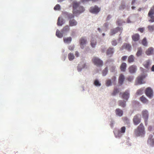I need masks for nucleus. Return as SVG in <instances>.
Segmentation results:
<instances>
[{"label": "nucleus", "instance_id": "nucleus-58", "mask_svg": "<svg viewBox=\"0 0 154 154\" xmlns=\"http://www.w3.org/2000/svg\"><path fill=\"white\" fill-rule=\"evenodd\" d=\"M82 69H80L79 68V66H78V70L79 71H80Z\"/></svg>", "mask_w": 154, "mask_h": 154}, {"label": "nucleus", "instance_id": "nucleus-5", "mask_svg": "<svg viewBox=\"0 0 154 154\" xmlns=\"http://www.w3.org/2000/svg\"><path fill=\"white\" fill-rule=\"evenodd\" d=\"M126 130L125 127L124 126L120 128V130H119L117 132H115L114 134L116 137H121L123 134H124Z\"/></svg>", "mask_w": 154, "mask_h": 154}, {"label": "nucleus", "instance_id": "nucleus-36", "mask_svg": "<svg viewBox=\"0 0 154 154\" xmlns=\"http://www.w3.org/2000/svg\"><path fill=\"white\" fill-rule=\"evenodd\" d=\"M75 57V56L73 54L70 53L68 54V58L69 60H73Z\"/></svg>", "mask_w": 154, "mask_h": 154}, {"label": "nucleus", "instance_id": "nucleus-33", "mask_svg": "<svg viewBox=\"0 0 154 154\" xmlns=\"http://www.w3.org/2000/svg\"><path fill=\"white\" fill-rule=\"evenodd\" d=\"M64 42L66 43H69L71 42L72 41V38L70 37H69L66 38H65L63 39Z\"/></svg>", "mask_w": 154, "mask_h": 154}, {"label": "nucleus", "instance_id": "nucleus-16", "mask_svg": "<svg viewBox=\"0 0 154 154\" xmlns=\"http://www.w3.org/2000/svg\"><path fill=\"white\" fill-rule=\"evenodd\" d=\"M128 69L130 73H134L136 72L137 69V67L135 65H132L129 67Z\"/></svg>", "mask_w": 154, "mask_h": 154}, {"label": "nucleus", "instance_id": "nucleus-6", "mask_svg": "<svg viewBox=\"0 0 154 154\" xmlns=\"http://www.w3.org/2000/svg\"><path fill=\"white\" fill-rule=\"evenodd\" d=\"M142 115L144 120L145 124L146 125L149 116L148 111L146 110H143L142 112Z\"/></svg>", "mask_w": 154, "mask_h": 154}, {"label": "nucleus", "instance_id": "nucleus-35", "mask_svg": "<svg viewBox=\"0 0 154 154\" xmlns=\"http://www.w3.org/2000/svg\"><path fill=\"white\" fill-rule=\"evenodd\" d=\"M56 34L57 36L59 38H61L63 36V33L60 32V31L58 30L56 31Z\"/></svg>", "mask_w": 154, "mask_h": 154}, {"label": "nucleus", "instance_id": "nucleus-41", "mask_svg": "<svg viewBox=\"0 0 154 154\" xmlns=\"http://www.w3.org/2000/svg\"><path fill=\"white\" fill-rule=\"evenodd\" d=\"M94 84L97 86H99L101 85V84L97 80H95Z\"/></svg>", "mask_w": 154, "mask_h": 154}, {"label": "nucleus", "instance_id": "nucleus-23", "mask_svg": "<svg viewBox=\"0 0 154 154\" xmlns=\"http://www.w3.org/2000/svg\"><path fill=\"white\" fill-rule=\"evenodd\" d=\"M125 79V77L124 75L121 74L119 77V83L120 85H122L123 82L124 80Z\"/></svg>", "mask_w": 154, "mask_h": 154}, {"label": "nucleus", "instance_id": "nucleus-59", "mask_svg": "<svg viewBox=\"0 0 154 154\" xmlns=\"http://www.w3.org/2000/svg\"><path fill=\"white\" fill-rule=\"evenodd\" d=\"M151 9H152L153 10V11L154 12V5L151 8Z\"/></svg>", "mask_w": 154, "mask_h": 154}, {"label": "nucleus", "instance_id": "nucleus-12", "mask_svg": "<svg viewBox=\"0 0 154 154\" xmlns=\"http://www.w3.org/2000/svg\"><path fill=\"white\" fill-rule=\"evenodd\" d=\"M133 121L135 125H137L140 123L141 119L139 118L138 114L137 115L134 116Z\"/></svg>", "mask_w": 154, "mask_h": 154}, {"label": "nucleus", "instance_id": "nucleus-39", "mask_svg": "<svg viewBox=\"0 0 154 154\" xmlns=\"http://www.w3.org/2000/svg\"><path fill=\"white\" fill-rule=\"evenodd\" d=\"M119 92V89L117 88H115L113 91V92L112 93V95H115L117 94Z\"/></svg>", "mask_w": 154, "mask_h": 154}, {"label": "nucleus", "instance_id": "nucleus-19", "mask_svg": "<svg viewBox=\"0 0 154 154\" xmlns=\"http://www.w3.org/2000/svg\"><path fill=\"white\" fill-rule=\"evenodd\" d=\"M77 24V22L74 19L70 20L69 21V25L70 26H76Z\"/></svg>", "mask_w": 154, "mask_h": 154}, {"label": "nucleus", "instance_id": "nucleus-32", "mask_svg": "<svg viewBox=\"0 0 154 154\" xmlns=\"http://www.w3.org/2000/svg\"><path fill=\"white\" fill-rule=\"evenodd\" d=\"M63 14L67 16L69 19H72L74 17V16L73 14H69L67 12H65L63 13Z\"/></svg>", "mask_w": 154, "mask_h": 154}, {"label": "nucleus", "instance_id": "nucleus-61", "mask_svg": "<svg viewBox=\"0 0 154 154\" xmlns=\"http://www.w3.org/2000/svg\"><path fill=\"white\" fill-rule=\"evenodd\" d=\"M127 22L128 23H130V20H129L128 19V20H127Z\"/></svg>", "mask_w": 154, "mask_h": 154}, {"label": "nucleus", "instance_id": "nucleus-24", "mask_svg": "<svg viewBox=\"0 0 154 154\" xmlns=\"http://www.w3.org/2000/svg\"><path fill=\"white\" fill-rule=\"evenodd\" d=\"M115 111L116 115L119 116H121L123 115V111L119 109H116Z\"/></svg>", "mask_w": 154, "mask_h": 154}, {"label": "nucleus", "instance_id": "nucleus-43", "mask_svg": "<svg viewBox=\"0 0 154 154\" xmlns=\"http://www.w3.org/2000/svg\"><path fill=\"white\" fill-rule=\"evenodd\" d=\"M55 10H59L60 9V6L59 4L57 5L54 7Z\"/></svg>", "mask_w": 154, "mask_h": 154}, {"label": "nucleus", "instance_id": "nucleus-42", "mask_svg": "<svg viewBox=\"0 0 154 154\" xmlns=\"http://www.w3.org/2000/svg\"><path fill=\"white\" fill-rule=\"evenodd\" d=\"M143 90L140 89L138 90L136 92V94L137 95H141L143 94Z\"/></svg>", "mask_w": 154, "mask_h": 154}, {"label": "nucleus", "instance_id": "nucleus-46", "mask_svg": "<svg viewBox=\"0 0 154 154\" xmlns=\"http://www.w3.org/2000/svg\"><path fill=\"white\" fill-rule=\"evenodd\" d=\"M113 46H116L117 44V42L116 40H113L111 42Z\"/></svg>", "mask_w": 154, "mask_h": 154}, {"label": "nucleus", "instance_id": "nucleus-40", "mask_svg": "<svg viewBox=\"0 0 154 154\" xmlns=\"http://www.w3.org/2000/svg\"><path fill=\"white\" fill-rule=\"evenodd\" d=\"M124 22L123 21V20H121L118 19L117 21L116 24L118 25L121 26L122 24Z\"/></svg>", "mask_w": 154, "mask_h": 154}, {"label": "nucleus", "instance_id": "nucleus-21", "mask_svg": "<svg viewBox=\"0 0 154 154\" xmlns=\"http://www.w3.org/2000/svg\"><path fill=\"white\" fill-rule=\"evenodd\" d=\"M64 20L63 18L59 17L57 20V24L58 26H62L64 23Z\"/></svg>", "mask_w": 154, "mask_h": 154}, {"label": "nucleus", "instance_id": "nucleus-3", "mask_svg": "<svg viewBox=\"0 0 154 154\" xmlns=\"http://www.w3.org/2000/svg\"><path fill=\"white\" fill-rule=\"evenodd\" d=\"M94 64L97 66L100 67L103 66V62L99 58L97 57H94L92 60Z\"/></svg>", "mask_w": 154, "mask_h": 154}, {"label": "nucleus", "instance_id": "nucleus-4", "mask_svg": "<svg viewBox=\"0 0 154 154\" xmlns=\"http://www.w3.org/2000/svg\"><path fill=\"white\" fill-rule=\"evenodd\" d=\"M148 16L149 17L148 20L150 23L154 22V12L152 9H150L148 14Z\"/></svg>", "mask_w": 154, "mask_h": 154}, {"label": "nucleus", "instance_id": "nucleus-22", "mask_svg": "<svg viewBox=\"0 0 154 154\" xmlns=\"http://www.w3.org/2000/svg\"><path fill=\"white\" fill-rule=\"evenodd\" d=\"M127 66V64L125 63H123L120 66V69L122 71L125 72Z\"/></svg>", "mask_w": 154, "mask_h": 154}, {"label": "nucleus", "instance_id": "nucleus-44", "mask_svg": "<svg viewBox=\"0 0 154 154\" xmlns=\"http://www.w3.org/2000/svg\"><path fill=\"white\" fill-rule=\"evenodd\" d=\"M115 66H111L110 68V70L111 72H113L115 71Z\"/></svg>", "mask_w": 154, "mask_h": 154}, {"label": "nucleus", "instance_id": "nucleus-62", "mask_svg": "<svg viewBox=\"0 0 154 154\" xmlns=\"http://www.w3.org/2000/svg\"><path fill=\"white\" fill-rule=\"evenodd\" d=\"M64 0H58V2H61L63 1Z\"/></svg>", "mask_w": 154, "mask_h": 154}, {"label": "nucleus", "instance_id": "nucleus-14", "mask_svg": "<svg viewBox=\"0 0 154 154\" xmlns=\"http://www.w3.org/2000/svg\"><path fill=\"white\" fill-rule=\"evenodd\" d=\"M146 75L144 74L142 75H141L139 76L137 78V83L138 84H142L144 83L142 81L143 79H144Z\"/></svg>", "mask_w": 154, "mask_h": 154}, {"label": "nucleus", "instance_id": "nucleus-48", "mask_svg": "<svg viewBox=\"0 0 154 154\" xmlns=\"http://www.w3.org/2000/svg\"><path fill=\"white\" fill-rule=\"evenodd\" d=\"M74 46H70L68 48L70 50H73L74 48Z\"/></svg>", "mask_w": 154, "mask_h": 154}, {"label": "nucleus", "instance_id": "nucleus-15", "mask_svg": "<svg viewBox=\"0 0 154 154\" xmlns=\"http://www.w3.org/2000/svg\"><path fill=\"white\" fill-rule=\"evenodd\" d=\"M154 49L153 48L151 47L149 48L146 51V54L148 55H150L153 54Z\"/></svg>", "mask_w": 154, "mask_h": 154}, {"label": "nucleus", "instance_id": "nucleus-64", "mask_svg": "<svg viewBox=\"0 0 154 154\" xmlns=\"http://www.w3.org/2000/svg\"><path fill=\"white\" fill-rule=\"evenodd\" d=\"M98 31H100V28H98Z\"/></svg>", "mask_w": 154, "mask_h": 154}, {"label": "nucleus", "instance_id": "nucleus-1", "mask_svg": "<svg viewBox=\"0 0 154 154\" xmlns=\"http://www.w3.org/2000/svg\"><path fill=\"white\" fill-rule=\"evenodd\" d=\"M72 13L74 14H80L85 11V9L82 6H80L79 3L74 2L72 3Z\"/></svg>", "mask_w": 154, "mask_h": 154}, {"label": "nucleus", "instance_id": "nucleus-55", "mask_svg": "<svg viewBox=\"0 0 154 154\" xmlns=\"http://www.w3.org/2000/svg\"><path fill=\"white\" fill-rule=\"evenodd\" d=\"M116 79V77L115 76H113L112 78V80L113 81H115Z\"/></svg>", "mask_w": 154, "mask_h": 154}, {"label": "nucleus", "instance_id": "nucleus-51", "mask_svg": "<svg viewBox=\"0 0 154 154\" xmlns=\"http://www.w3.org/2000/svg\"><path fill=\"white\" fill-rule=\"evenodd\" d=\"M125 5H121L120 7V9H123L125 8Z\"/></svg>", "mask_w": 154, "mask_h": 154}, {"label": "nucleus", "instance_id": "nucleus-60", "mask_svg": "<svg viewBox=\"0 0 154 154\" xmlns=\"http://www.w3.org/2000/svg\"><path fill=\"white\" fill-rule=\"evenodd\" d=\"M110 17V15H108L107 17V20H109Z\"/></svg>", "mask_w": 154, "mask_h": 154}, {"label": "nucleus", "instance_id": "nucleus-20", "mask_svg": "<svg viewBox=\"0 0 154 154\" xmlns=\"http://www.w3.org/2000/svg\"><path fill=\"white\" fill-rule=\"evenodd\" d=\"M151 63L149 60L146 61L143 63L144 67L147 69H148L151 65Z\"/></svg>", "mask_w": 154, "mask_h": 154}, {"label": "nucleus", "instance_id": "nucleus-47", "mask_svg": "<svg viewBox=\"0 0 154 154\" xmlns=\"http://www.w3.org/2000/svg\"><path fill=\"white\" fill-rule=\"evenodd\" d=\"M144 30V29L143 28H139L138 29V31L141 32H143Z\"/></svg>", "mask_w": 154, "mask_h": 154}, {"label": "nucleus", "instance_id": "nucleus-9", "mask_svg": "<svg viewBox=\"0 0 154 154\" xmlns=\"http://www.w3.org/2000/svg\"><path fill=\"white\" fill-rule=\"evenodd\" d=\"M100 10V8H98L97 6L95 5L94 7L90 8V11L92 13L97 14L99 12Z\"/></svg>", "mask_w": 154, "mask_h": 154}, {"label": "nucleus", "instance_id": "nucleus-13", "mask_svg": "<svg viewBox=\"0 0 154 154\" xmlns=\"http://www.w3.org/2000/svg\"><path fill=\"white\" fill-rule=\"evenodd\" d=\"M147 143L151 146L154 145V139L153 138V136L152 135L150 134L149 135L147 140Z\"/></svg>", "mask_w": 154, "mask_h": 154}, {"label": "nucleus", "instance_id": "nucleus-30", "mask_svg": "<svg viewBox=\"0 0 154 154\" xmlns=\"http://www.w3.org/2000/svg\"><path fill=\"white\" fill-rule=\"evenodd\" d=\"M140 100L143 103H146L148 102V100L143 96H142L140 97Z\"/></svg>", "mask_w": 154, "mask_h": 154}, {"label": "nucleus", "instance_id": "nucleus-31", "mask_svg": "<svg viewBox=\"0 0 154 154\" xmlns=\"http://www.w3.org/2000/svg\"><path fill=\"white\" fill-rule=\"evenodd\" d=\"M113 49L109 48L107 51L106 54L107 55H112L113 54Z\"/></svg>", "mask_w": 154, "mask_h": 154}, {"label": "nucleus", "instance_id": "nucleus-45", "mask_svg": "<svg viewBox=\"0 0 154 154\" xmlns=\"http://www.w3.org/2000/svg\"><path fill=\"white\" fill-rule=\"evenodd\" d=\"M106 85L107 86H109L111 84V82L110 80H107L106 82Z\"/></svg>", "mask_w": 154, "mask_h": 154}, {"label": "nucleus", "instance_id": "nucleus-37", "mask_svg": "<svg viewBox=\"0 0 154 154\" xmlns=\"http://www.w3.org/2000/svg\"><path fill=\"white\" fill-rule=\"evenodd\" d=\"M142 44L145 46H147V42L146 38H144L142 40L141 42Z\"/></svg>", "mask_w": 154, "mask_h": 154}, {"label": "nucleus", "instance_id": "nucleus-29", "mask_svg": "<svg viewBox=\"0 0 154 154\" xmlns=\"http://www.w3.org/2000/svg\"><path fill=\"white\" fill-rule=\"evenodd\" d=\"M96 44V41L95 39L92 38L91 41V45L93 48L95 47Z\"/></svg>", "mask_w": 154, "mask_h": 154}, {"label": "nucleus", "instance_id": "nucleus-2", "mask_svg": "<svg viewBox=\"0 0 154 154\" xmlns=\"http://www.w3.org/2000/svg\"><path fill=\"white\" fill-rule=\"evenodd\" d=\"M134 134L137 136H143L145 134L144 127L142 123L138 126L134 131Z\"/></svg>", "mask_w": 154, "mask_h": 154}, {"label": "nucleus", "instance_id": "nucleus-11", "mask_svg": "<svg viewBox=\"0 0 154 154\" xmlns=\"http://www.w3.org/2000/svg\"><path fill=\"white\" fill-rule=\"evenodd\" d=\"M122 30V28L117 27L114 29H111L110 33V35H112L117 33L118 31H120L121 33Z\"/></svg>", "mask_w": 154, "mask_h": 154}, {"label": "nucleus", "instance_id": "nucleus-8", "mask_svg": "<svg viewBox=\"0 0 154 154\" xmlns=\"http://www.w3.org/2000/svg\"><path fill=\"white\" fill-rule=\"evenodd\" d=\"M145 93L146 95L149 98H151L153 96L152 90L150 87L146 88Z\"/></svg>", "mask_w": 154, "mask_h": 154}, {"label": "nucleus", "instance_id": "nucleus-38", "mask_svg": "<svg viewBox=\"0 0 154 154\" xmlns=\"http://www.w3.org/2000/svg\"><path fill=\"white\" fill-rule=\"evenodd\" d=\"M108 72V67H106L102 71V73L103 75V76H105L107 74Z\"/></svg>", "mask_w": 154, "mask_h": 154}, {"label": "nucleus", "instance_id": "nucleus-49", "mask_svg": "<svg viewBox=\"0 0 154 154\" xmlns=\"http://www.w3.org/2000/svg\"><path fill=\"white\" fill-rule=\"evenodd\" d=\"M127 58V56H125L122 57V60H125Z\"/></svg>", "mask_w": 154, "mask_h": 154}, {"label": "nucleus", "instance_id": "nucleus-50", "mask_svg": "<svg viewBox=\"0 0 154 154\" xmlns=\"http://www.w3.org/2000/svg\"><path fill=\"white\" fill-rule=\"evenodd\" d=\"M133 79V77H129L128 78V79L130 81H131Z\"/></svg>", "mask_w": 154, "mask_h": 154}, {"label": "nucleus", "instance_id": "nucleus-28", "mask_svg": "<svg viewBox=\"0 0 154 154\" xmlns=\"http://www.w3.org/2000/svg\"><path fill=\"white\" fill-rule=\"evenodd\" d=\"M118 103L119 106L122 107H124L126 106V102L125 101L120 100L119 101Z\"/></svg>", "mask_w": 154, "mask_h": 154}, {"label": "nucleus", "instance_id": "nucleus-56", "mask_svg": "<svg viewBox=\"0 0 154 154\" xmlns=\"http://www.w3.org/2000/svg\"><path fill=\"white\" fill-rule=\"evenodd\" d=\"M136 0H132V3H131L132 5L134 4V3L135 2Z\"/></svg>", "mask_w": 154, "mask_h": 154}, {"label": "nucleus", "instance_id": "nucleus-7", "mask_svg": "<svg viewBox=\"0 0 154 154\" xmlns=\"http://www.w3.org/2000/svg\"><path fill=\"white\" fill-rule=\"evenodd\" d=\"M121 94V97L122 99L125 100H127L129 97V92L128 90H126L122 93H120V95Z\"/></svg>", "mask_w": 154, "mask_h": 154}, {"label": "nucleus", "instance_id": "nucleus-57", "mask_svg": "<svg viewBox=\"0 0 154 154\" xmlns=\"http://www.w3.org/2000/svg\"><path fill=\"white\" fill-rule=\"evenodd\" d=\"M124 120H126V121H129L127 117L124 118Z\"/></svg>", "mask_w": 154, "mask_h": 154}, {"label": "nucleus", "instance_id": "nucleus-25", "mask_svg": "<svg viewBox=\"0 0 154 154\" xmlns=\"http://www.w3.org/2000/svg\"><path fill=\"white\" fill-rule=\"evenodd\" d=\"M142 49L141 47H139L137 48V51L136 53V56L138 57L141 56L142 53Z\"/></svg>", "mask_w": 154, "mask_h": 154}, {"label": "nucleus", "instance_id": "nucleus-26", "mask_svg": "<svg viewBox=\"0 0 154 154\" xmlns=\"http://www.w3.org/2000/svg\"><path fill=\"white\" fill-rule=\"evenodd\" d=\"M70 29V28L69 26L66 25L64 26L62 29L61 30V31L62 33H64V32H67Z\"/></svg>", "mask_w": 154, "mask_h": 154}, {"label": "nucleus", "instance_id": "nucleus-10", "mask_svg": "<svg viewBox=\"0 0 154 154\" xmlns=\"http://www.w3.org/2000/svg\"><path fill=\"white\" fill-rule=\"evenodd\" d=\"M87 43V41L85 37H82L79 40L80 47L82 49L83 48L84 46Z\"/></svg>", "mask_w": 154, "mask_h": 154}, {"label": "nucleus", "instance_id": "nucleus-18", "mask_svg": "<svg viewBox=\"0 0 154 154\" xmlns=\"http://www.w3.org/2000/svg\"><path fill=\"white\" fill-rule=\"evenodd\" d=\"M140 35L137 33L134 34L132 36V38L133 41L134 42H137L140 39Z\"/></svg>", "mask_w": 154, "mask_h": 154}, {"label": "nucleus", "instance_id": "nucleus-27", "mask_svg": "<svg viewBox=\"0 0 154 154\" xmlns=\"http://www.w3.org/2000/svg\"><path fill=\"white\" fill-rule=\"evenodd\" d=\"M135 57L134 56L131 55L129 56L128 59V62L129 63H131L134 61Z\"/></svg>", "mask_w": 154, "mask_h": 154}, {"label": "nucleus", "instance_id": "nucleus-17", "mask_svg": "<svg viewBox=\"0 0 154 154\" xmlns=\"http://www.w3.org/2000/svg\"><path fill=\"white\" fill-rule=\"evenodd\" d=\"M122 47V49L125 48L128 51H130L131 48V45L130 44L127 43H124L123 44Z\"/></svg>", "mask_w": 154, "mask_h": 154}, {"label": "nucleus", "instance_id": "nucleus-63", "mask_svg": "<svg viewBox=\"0 0 154 154\" xmlns=\"http://www.w3.org/2000/svg\"><path fill=\"white\" fill-rule=\"evenodd\" d=\"M135 8V7L134 6H132L131 8L132 9H134Z\"/></svg>", "mask_w": 154, "mask_h": 154}, {"label": "nucleus", "instance_id": "nucleus-52", "mask_svg": "<svg viewBox=\"0 0 154 154\" xmlns=\"http://www.w3.org/2000/svg\"><path fill=\"white\" fill-rule=\"evenodd\" d=\"M151 71L154 72V65H152L151 68Z\"/></svg>", "mask_w": 154, "mask_h": 154}, {"label": "nucleus", "instance_id": "nucleus-53", "mask_svg": "<svg viewBox=\"0 0 154 154\" xmlns=\"http://www.w3.org/2000/svg\"><path fill=\"white\" fill-rule=\"evenodd\" d=\"M152 130V126H149L148 127V130L149 131H151Z\"/></svg>", "mask_w": 154, "mask_h": 154}, {"label": "nucleus", "instance_id": "nucleus-54", "mask_svg": "<svg viewBox=\"0 0 154 154\" xmlns=\"http://www.w3.org/2000/svg\"><path fill=\"white\" fill-rule=\"evenodd\" d=\"M75 55L76 57H78L79 56V53L78 51H76L75 53Z\"/></svg>", "mask_w": 154, "mask_h": 154}, {"label": "nucleus", "instance_id": "nucleus-34", "mask_svg": "<svg viewBox=\"0 0 154 154\" xmlns=\"http://www.w3.org/2000/svg\"><path fill=\"white\" fill-rule=\"evenodd\" d=\"M147 28L149 32H152L154 31V25H149Z\"/></svg>", "mask_w": 154, "mask_h": 154}]
</instances>
